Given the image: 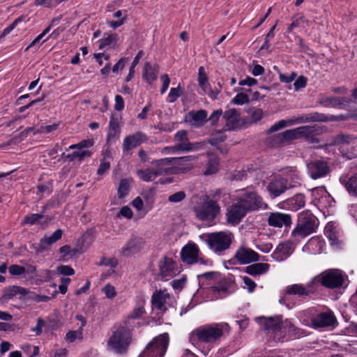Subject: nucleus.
Segmentation results:
<instances>
[{
  "mask_svg": "<svg viewBox=\"0 0 357 357\" xmlns=\"http://www.w3.org/2000/svg\"><path fill=\"white\" fill-rule=\"evenodd\" d=\"M307 172L313 179L326 176L330 173L328 163L323 160H315L307 164Z\"/></svg>",
  "mask_w": 357,
  "mask_h": 357,
  "instance_id": "nucleus-11",
  "label": "nucleus"
},
{
  "mask_svg": "<svg viewBox=\"0 0 357 357\" xmlns=\"http://www.w3.org/2000/svg\"><path fill=\"white\" fill-rule=\"evenodd\" d=\"M287 180L283 178L280 174L274 176L268 183L266 189L273 198L279 197L283 194L288 188Z\"/></svg>",
  "mask_w": 357,
  "mask_h": 357,
  "instance_id": "nucleus-17",
  "label": "nucleus"
},
{
  "mask_svg": "<svg viewBox=\"0 0 357 357\" xmlns=\"http://www.w3.org/2000/svg\"><path fill=\"white\" fill-rule=\"evenodd\" d=\"M267 223L269 226L276 228L290 227L292 218L290 214L282 212H271L268 214Z\"/></svg>",
  "mask_w": 357,
  "mask_h": 357,
  "instance_id": "nucleus-16",
  "label": "nucleus"
},
{
  "mask_svg": "<svg viewBox=\"0 0 357 357\" xmlns=\"http://www.w3.org/2000/svg\"><path fill=\"white\" fill-rule=\"evenodd\" d=\"M44 215L43 213L38 214V213H32L27 215L24 217L23 220L21 222V225H33L36 223H37L39 220H40L42 218H43Z\"/></svg>",
  "mask_w": 357,
  "mask_h": 357,
  "instance_id": "nucleus-47",
  "label": "nucleus"
},
{
  "mask_svg": "<svg viewBox=\"0 0 357 357\" xmlns=\"http://www.w3.org/2000/svg\"><path fill=\"white\" fill-rule=\"evenodd\" d=\"M145 241L142 237L130 238L120 250V255L124 257H131L139 252L144 246Z\"/></svg>",
  "mask_w": 357,
  "mask_h": 357,
  "instance_id": "nucleus-14",
  "label": "nucleus"
},
{
  "mask_svg": "<svg viewBox=\"0 0 357 357\" xmlns=\"http://www.w3.org/2000/svg\"><path fill=\"white\" fill-rule=\"evenodd\" d=\"M294 135L293 129L287 130L283 132L269 137L267 139V143L273 147L282 146L294 140Z\"/></svg>",
  "mask_w": 357,
  "mask_h": 357,
  "instance_id": "nucleus-24",
  "label": "nucleus"
},
{
  "mask_svg": "<svg viewBox=\"0 0 357 357\" xmlns=\"http://www.w3.org/2000/svg\"><path fill=\"white\" fill-rule=\"evenodd\" d=\"M174 145L172 146H167L165 150L169 152H184L185 150L189 139L188 137V132L185 130H178L174 137Z\"/></svg>",
  "mask_w": 357,
  "mask_h": 357,
  "instance_id": "nucleus-20",
  "label": "nucleus"
},
{
  "mask_svg": "<svg viewBox=\"0 0 357 357\" xmlns=\"http://www.w3.org/2000/svg\"><path fill=\"white\" fill-rule=\"evenodd\" d=\"M187 118L189 121H193V125L196 127L202 126L207 118V112L204 109H200L197 112L191 111L188 114Z\"/></svg>",
  "mask_w": 357,
  "mask_h": 357,
  "instance_id": "nucleus-34",
  "label": "nucleus"
},
{
  "mask_svg": "<svg viewBox=\"0 0 357 357\" xmlns=\"http://www.w3.org/2000/svg\"><path fill=\"white\" fill-rule=\"evenodd\" d=\"M236 201L248 211H255L260 208H267V204L255 191L242 190Z\"/></svg>",
  "mask_w": 357,
  "mask_h": 357,
  "instance_id": "nucleus-7",
  "label": "nucleus"
},
{
  "mask_svg": "<svg viewBox=\"0 0 357 357\" xmlns=\"http://www.w3.org/2000/svg\"><path fill=\"white\" fill-rule=\"evenodd\" d=\"M75 149V152L79 161L83 160L85 158L89 157L91 155V152L89 150L81 149L80 148H77Z\"/></svg>",
  "mask_w": 357,
  "mask_h": 357,
  "instance_id": "nucleus-63",
  "label": "nucleus"
},
{
  "mask_svg": "<svg viewBox=\"0 0 357 357\" xmlns=\"http://www.w3.org/2000/svg\"><path fill=\"white\" fill-rule=\"evenodd\" d=\"M199 253L198 246L194 243H188L181 251V258L187 264L196 263L197 255Z\"/></svg>",
  "mask_w": 357,
  "mask_h": 357,
  "instance_id": "nucleus-25",
  "label": "nucleus"
},
{
  "mask_svg": "<svg viewBox=\"0 0 357 357\" xmlns=\"http://www.w3.org/2000/svg\"><path fill=\"white\" fill-rule=\"evenodd\" d=\"M137 174L142 181L146 182L152 181L158 176L153 167L146 169H139Z\"/></svg>",
  "mask_w": 357,
  "mask_h": 357,
  "instance_id": "nucleus-41",
  "label": "nucleus"
},
{
  "mask_svg": "<svg viewBox=\"0 0 357 357\" xmlns=\"http://www.w3.org/2000/svg\"><path fill=\"white\" fill-rule=\"evenodd\" d=\"M169 344V335L163 333L154 338L143 351L144 357H163Z\"/></svg>",
  "mask_w": 357,
  "mask_h": 357,
  "instance_id": "nucleus-8",
  "label": "nucleus"
},
{
  "mask_svg": "<svg viewBox=\"0 0 357 357\" xmlns=\"http://www.w3.org/2000/svg\"><path fill=\"white\" fill-rule=\"evenodd\" d=\"M284 292L287 295H294L302 298H305L307 296L313 294L314 290L312 284H307L306 286L302 284H294L287 286Z\"/></svg>",
  "mask_w": 357,
  "mask_h": 357,
  "instance_id": "nucleus-26",
  "label": "nucleus"
},
{
  "mask_svg": "<svg viewBox=\"0 0 357 357\" xmlns=\"http://www.w3.org/2000/svg\"><path fill=\"white\" fill-rule=\"evenodd\" d=\"M239 264H248L259 260V254L252 249L241 245L236 251L234 257Z\"/></svg>",
  "mask_w": 357,
  "mask_h": 357,
  "instance_id": "nucleus-12",
  "label": "nucleus"
},
{
  "mask_svg": "<svg viewBox=\"0 0 357 357\" xmlns=\"http://www.w3.org/2000/svg\"><path fill=\"white\" fill-rule=\"evenodd\" d=\"M340 181L351 195L357 197V174L350 177H341Z\"/></svg>",
  "mask_w": 357,
  "mask_h": 357,
  "instance_id": "nucleus-35",
  "label": "nucleus"
},
{
  "mask_svg": "<svg viewBox=\"0 0 357 357\" xmlns=\"http://www.w3.org/2000/svg\"><path fill=\"white\" fill-rule=\"evenodd\" d=\"M57 272L63 275H73L75 274L74 269L66 265H61L57 267Z\"/></svg>",
  "mask_w": 357,
  "mask_h": 357,
  "instance_id": "nucleus-59",
  "label": "nucleus"
},
{
  "mask_svg": "<svg viewBox=\"0 0 357 357\" xmlns=\"http://www.w3.org/2000/svg\"><path fill=\"white\" fill-rule=\"evenodd\" d=\"M335 321L336 318L331 312H321L311 319L314 328L331 326Z\"/></svg>",
  "mask_w": 357,
  "mask_h": 357,
  "instance_id": "nucleus-21",
  "label": "nucleus"
},
{
  "mask_svg": "<svg viewBox=\"0 0 357 357\" xmlns=\"http://www.w3.org/2000/svg\"><path fill=\"white\" fill-rule=\"evenodd\" d=\"M143 54H144L143 51L140 50L135 56V57L131 64V66L130 67L129 73L127 75V77H126V82H128L132 79L133 75L135 73V68L138 64L139 61L142 58Z\"/></svg>",
  "mask_w": 357,
  "mask_h": 357,
  "instance_id": "nucleus-48",
  "label": "nucleus"
},
{
  "mask_svg": "<svg viewBox=\"0 0 357 357\" xmlns=\"http://www.w3.org/2000/svg\"><path fill=\"white\" fill-rule=\"evenodd\" d=\"M343 100L339 97H326L320 99L319 103L324 107H336L343 103Z\"/></svg>",
  "mask_w": 357,
  "mask_h": 357,
  "instance_id": "nucleus-44",
  "label": "nucleus"
},
{
  "mask_svg": "<svg viewBox=\"0 0 357 357\" xmlns=\"http://www.w3.org/2000/svg\"><path fill=\"white\" fill-rule=\"evenodd\" d=\"M157 70L149 63H146L144 68L143 78L149 84H151L157 79Z\"/></svg>",
  "mask_w": 357,
  "mask_h": 357,
  "instance_id": "nucleus-42",
  "label": "nucleus"
},
{
  "mask_svg": "<svg viewBox=\"0 0 357 357\" xmlns=\"http://www.w3.org/2000/svg\"><path fill=\"white\" fill-rule=\"evenodd\" d=\"M289 125V120H280L278 122L275 123L273 126H271L268 130V133H272L276 132L280 129H282Z\"/></svg>",
  "mask_w": 357,
  "mask_h": 357,
  "instance_id": "nucleus-52",
  "label": "nucleus"
},
{
  "mask_svg": "<svg viewBox=\"0 0 357 357\" xmlns=\"http://www.w3.org/2000/svg\"><path fill=\"white\" fill-rule=\"evenodd\" d=\"M33 130V127H30V128H26V130H24V131L21 132L19 135V136L17 137H15L13 139H11L8 142V145H10V144H15L20 141H21L23 138L26 137L27 136V135Z\"/></svg>",
  "mask_w": 357,
  "mask_h": 357,
  "instance_id": "nucleus-56",
  "label": "nucleus"
},
{
  "mask_svg": "<svg viewBox=\"0 0 357 357\" xmlns=\"http://www.w3.org/2000/svg\"><path fill=\"white\" fill-rule=\"evenodd\" d=\"M93 144V140L85 139V140L81 141L78 144H73V145L70 146L69 149H77V148H80L81 149H87V148H89V147L92 146Z\"/></svg>",
  "mask_w": 357,
  "mask_h": 357,
  "instance_id": "nucleus-58",
  "label": "nucleus"
},
{
  "mask_svg": "<svg viewBox=\"0 0 357 357\" xmlns=\"http://www.w3.org/2000/svg\"><path fill=\"white\" fill-rule=\"evenodd\" d=\"M322 129L317 126H305L293 129L294 139L304 138L307 141L314 142H317L314 136L321 133Z\"/></svg>",
  "mask_w": 357,
  "mask_h": 357,
  "instance_id": "nucleus-13",
  "label": "nucleus"
},
{
  "mask_svg": "<svg viewBox=\"0 0 357 357\" xmlns=\"http://www.w3.org/2000/svg\"><path fill=\"white\" fill-rule=\"evenodd\" d=\"M160 275L162 278H172L175 275V262L167 256L163 257L158 261Z\"/></svg>",
  "mask_w": 357,
  "mask_h": 357,
  "instance_id": "nucleus-28",
  "label": "nucleus"
},
{
  "mask_svg": "<svg viewBox=\"0 0 357 357\" xmlns=\"http://www.w3.org/2000/svg\"><path fill=\"white\" fill-rule=\"evenodd\" d=\"M205 238L208 248L220 254L229 248L234 236L230 232L219 231L206 234Z\"/></svg>",
  "mask_w": 357,
  "mask_h": 357,
  "instance_id": "nucleus-5",
  "label": "nucleus"
},
{
  "mask_svg": "<svg viewBox=\"0 0 357 357\" xmlns=\"http://www.w3.org/2000/svg\"><path fill=\"white\" fill-rule=\"evenodd\" d=\"M255 321L268 334L273 335L275 342L282 341L285 337L287 331L298 336L303 333L302 330L296 328L288 319L282 320L281 315L269 317H259L255 319Z\"/></svg>",
  "mask_w": 357,
  "mask_h": 357,
  "instance_id": "nucleus-1",
  "label": "nucleus"
},
{
  "mask_svg": "<svg viewBox=\"0 0 357 357\" xmlns=\"http://www.w3.org/2000/svg\"><path fill=\"white\" fill-rule=\"evenodd\" d=\"M186 145L187 147L184 152L195 151L204 149L205 143L203 142H190L189 141V142Z\"/></svg>",
  "mask_w": 357,
  "mask_h": 357,
  "instance_id": "nucleus-54",
  "label": "nucleus"
},
{
  "mask_svg": "<svg viewBox=\"0 0 357 357\" xmlns=\"http://www.w3.org/2000/svg\"><path fill=\"white\" fill-rule=\"evenodd\" d=\"M171 158L173 174H185L194 168V163L198 159V156L186 155Z\"/></svg>",
  "mask_w": 357,
  "mask_h": 357,
  "instance_id": "nucleus-10",
  "label": "nucleus"
},
{
  "mask_svg": "<svg viewBox=\"0 0 357 357\" xmlns=\"http://www.w3.org/2000/svg\"><path fill=\"white\" fill-rule=\"evenodd\" d=\"M182 94V91L178 86L176 88H172L170 89L169 93V102H175Z\"/></svg>",
  "mask_w": 357,
  "mask_h": 357,
  "instance_id": "nucleus-55",
  "label": "nucleus"
},
{
  "mask_svg": "<svg viewBox=\"0 0 357 357\" xmlns=\"http://www.w3.org/2000/svg\"><path fill=\"white\" fill-rule=\"evenodd\" d=\"M9 273L12 275H21L26 273V268L20 265L13 264L9 267Z\"/></svg>",
  "mask_w": 357,
  "mask_h": 357,
  "instance_id": "nucleus-57",
  "label": "nucleus"
},
{
  "mask_svg": "<svg viewBox=\"0 0 357 357\" xmlns=\"http://www.w3.org/2000/svg\"><path fill=\"white\" fill-rule=\"evenodd\" d=\"M321 284L327 288L335 289L341 287L344 282V276L339 269H330L322 273L319 278Z\"/></svg>",
  "mask_w": 357,
  "mask_h": 357,
  "instance_id": "nucleus-9",
  "label": "nucleus"
},
{
  "mask_svg": "<svg viewBox=\"0 0 357 357\" xmlns=\"http://www.w3.org/2000/svg\"><path fill=\"white\" fill-rule=\"evenodd\" d=\"M248 212L236 201L228 208L226 213L227 221L233 225H238Z\"/></svg>",
  "mask_w": 357,
  "mask_h": 357,
  "instance_id": "nucleus-18",
  "label": "nucleus"
},
{
  "mask_svg": "<svg viewBox=\"0 0 357 357\" xmlns=\"http://www.w3.org/2000/svg\"><path fill=\"white\" fill-rule=\"evenodd\" d=\"M242 280L248 291L252 292L257 287L256 283L248 276H243Z\"/></svg>",
  "mask_w": 357,
  "mask_h": 357,
  "instance_id": "nucleus-61",
  "label": "nucleus"
},
{
  "mask_svg": "<svg viewBox=\"0 0 357 357\" xmlns=\"http://www.w3.org/2000/svg\"><path fill=\"white\" fill-rule=\"evenodd\" d=\"M117 41L116 34H109L99 40V49H104L107 47H113Z\"/></svg>",
  "mask_w": 357,
  "mask_h": 357,
  "instance_id": "nucleus-45",
  "label": "nucleus"
},
{
  "mask_svg": "<svg viewBox=\"0 0 357 357\" xmlns=\"http://www.w3.org/2000/svg\"><path fill=\"white\" fill-rule=\"evenodd\" d=\"M354 137L350 135L339 134L333 138L332 144L335 146L344 145L350 144L354 139Z\"/></svg>",
  "mask_w": 357,
  "mask_h": 357,
  "instance_id": "nucleus-46",
  "label": "nucleus"
},
{
  "mask_svg": "<svg viewBox=\"0 0 357 357\" xmlns=\"http://www.w3.org/2000/svg\"><path fill=\"white\" fill-rule=\"evenodd\" d=\"M309 21L306 20L303 15L298 14L293 17L292 22L289 24L287 28V32L291 33L295 28H303L305 27V24L308 25Z\"/></svg>",
  "mask_w": 357,
  "mask_h": 357,
  "instance_id": "nucleus-39",
  "label": "nucleus"
},
{
  "mask_svg": "<svg viewBox=\"0 0 357 357\" xmlns=\"http://www.w3.org/2000/svg\"><path fill=\"white\" fill-rule=\"evenodd\" d=\"M229 328L228 324L220 323L199 326L192 331L190 341L195 344L197 342L212 344L217 342L223 335L224 330Z\"/></svg>",
  "mask_w": 357,
  "mask_h": 357,
  "instance_id": "nucleus-2",
  "label": "nucleus"
},
{
  "mask_svg": "<svg viewBox=\"0 0 357 357\" xmlns=\"http://www.w3.org/2000/svg\"><path fill=\"white\" fill-rule=\"evenodd\" d=\"M223 118L225 119L227 126L231 125V128H234L238 123L240 112L237 109H229L224 112Z\"/></svg>",
  "mask_w": 357,
  "mask_h": 357,
  "instance_id": "nucleus-36",
  "label": "nucleus"
},
{
  "mask_svg": "<svg viewBox=\"0 0 357 357\" xmlns=\"http://www.w3.org/2000/svg\"><path fill=\"white\" fill-rule=\"evenodd\" d=\"M185 198V193L183 191H178L170 195L168 197V201L172 203L181 202Z\"/></svg>",
  "mask_w": 357,
  "mask_h": 357,
  "instance_id": "nucleus-60",
  "label": "nucleus"
},
{
  "mask_svg": "<svg viewBox=\"0 0 357 357\" xmlns=\"http://www.w3.org/2000/svg\"><path fill=\"white\" fill-rule=\"evenodd\" d=\"M170 298L166 290H159L153 293L151 298L153 310L158 311L159 314H163L167 310V299Z\"/></svg>",
  "mask_w": 357,
  "mask_h": 357,
  "instance_id": "nucleus-19",
  "label": "nucleus"
},
{
  "mask_svg": "<svg viewBox=\"0 0 357 357\" xmlns=\"http://www.w3.org/2000/svg\"><path fill=\"white\" fill-rule=\"evenodd\" d=\"M131 341L130 330L124 326H119L113 331L107 344L116 353L123 354L126 352Z\"/></svg>",
  "mask_w": 357,
  "mask_h": 357,
  "instance_id": "nucleus-6",
  "label": "nucleus"
},
{
  "mask_svg": "<svg viewBox=\"0 0 357 357\" xmlns=\"http://www.w3.org/2000/svg\"><path fill=\"white\" fill-rule=\"evenodd\" d=\"M120 134V128L119 120L114 115L110 117L109 123V130L107 133V139L111 140L117 137Z\"/></svg>",
  "mask_w": 357,
  "mask_h": 357,
  "instance_id": "nucleus-37",
  "label": "nucleus"
},
{
  "mask_svg": "<svg viewBox=\"0 0 357 357\" xmlns=\"http://www.w3.org/2000/svg\"><path fill=\"white\" fill-rule=\"evenodd\" d=\"M293 252L294 248L291 243L285 242L280 243L273 253V257L277 261H283L289 257Z\"/></svg>",
  "mask_w": 357,
  "mask_h": 357,
  "instance_id": "nucleus-31",
  "label": "nucleus"
},
{
  "mask_svg": "<svg viewBox=\"0 0 357 357\" xmlns=\"http://www.w3.org/2000/svg\"><path fill=\"white\" fill-rule=\"evenodd\" d=\"M146 139L145 135L140 132H137L132 135L125 137L123 144V151H128L139 146Z\"/></svg>",
  "mask_w": 357,
  "mask_h": 357,
  "instance_id": "nucleus-30",
  "label": "nucleus"
},
{
  "mask_svg": "<svg viewBox=\"0 0 357 357\" xmlns=\"http://www.w3.org/2000/svg\"><path fill=\"white\" fill-rule=\"evenodd\" d=\"M280 175L287 180L288 188H294L301 185V176L295 167H287L284 168Z\"/></svg>",
  "mask_w": 357,
  "mask_h": 357,
  "instance_id": "nucleus-22",
  "label": "nucleus"
},
{
  "mask_svg": "<svg viewBox=\"0 0 357 357\" xmlns=\"http://www.w3.org/2000/svg\"><path fill=\"white\" fill-rule=\"evenodd\" d=\"M82 329L79 328L76 331H69L66 335V340L69 342H73L75 340L82 339Z\"/></svg>",
  "mask_w": 357,
  "mask_h": 357,
  "instance_id": "nucleus-50",
  "label": "nucleus"
},
{
  "mask_svg": "<svg viewBox=\"0 0 357 357\" xmlns=\"http://www.w3.org/2000/svg\"><path fill=\"white\" fill-rule=\"evenodd\" d=\"M305 197L302 194H297L287 201V204L292 211H298L305 206Z\"/></svg>",
  "mask_w": 357,
  "mask_h": 357,
  "instance_id": "nucleus-38",
  "label": "nucleus"
},
{
  "mask_svg": "<svg viewBox=\"0 0 357 357\" xmlns=\"http://www.w3.org/2000/svg\"><path fill=\"white\" fill-rule=\"evenodd\" d=\"M151 165L158 176L173 174L171 158H165L153 160L151 162Z\"/></svg>",
  "mask_w": 357,
  "mask_h": 357,
  "instance_id": "nucleus-27",
  "label": "nucleus"
},
{
  "mask_svg": "<svg viewBox=\"0 0 357 357\" xmlns=\"http://www.w3.org/2000/svg\"><path fill=\"white\" fill-rule=\"evenodd\" d=\"M63 231L61 229H57L52 235H45L40 241L38 245L36 247L35 251L37 254H40L47 250L48 247L54 244L59 239L61 238Z\"/></svg>",
  "mask_w": 357,
  "mask_h": 357,
  "instance_id": "nucleus-23",
  "label": "nucleus"
},
{
  "mask_svg": "<svg viewBox=\"0 0 357 357\" xmlns=\"http://www.w3.org/2000/svg\"><path fill=\"white\" fill-rule=\"evenodd\" d=\"M24 17L23 16H20L19 17H17V19H15L13 22L10 25L8 26V27H6L2 32V33L1 34L0 37L1 38H3L4 36H6L7 34H8L10 32H11L15 27L16 26L21 22L24 21Z\"/></svg>",
  "mask_w": 357,
  "mask_h": 357,
  "instance_id": "nucleus-53",
  "label": "nucleus"
},
{
  "mask_svg": "<svg viewBox=\"0 0 357 357\" xmlns=\"http://www.w3.org/2000/svg\"><path fill=\"white\" fill-rule=\"evenodd\" d=\"M103 291L108 298H113L116 294L114 287L109 284L104 287Z\"/></svg>",
  "mask_w": 357,
  "mask_h": 357,
  "instance_id": "nucleus-64",
  "label": "nucleus"
},
{
  "mask_svg": "<svg viewBox=\"0 0 357 357\" xmlns=\"http://www.w3.org/2000/svg\"><path fill=\"white\" fill-rule=\"evenodd\" d=\"M130 188V180L128 178L121 179L118 188V197L120 199L126 197Z\"/></svg>",
  "mask_w": 357,
  "mask_h": 357,
  "instance_id": "nucleus-43",
  "label": "nucleus"
},
{
  "mask_svg": "<svg viewBox=\"0 0 357 357\" xmlns=\"http://www.w3.org/2000/svg\"><path fill=\"white\" fill-rule=\"evenodd\" d=\"M219 160L215 155H211L206 163L204 175L209 176L215 174L218 171Z\"/></svg>",
  "mask_w": 357,
  "mask_h": 357,
  "instance_id": "nucleus-40",
  "label": "nucleus"
},
{
  "mask_svg": "<svg viewBox=\"0 0 357 357\" xmlns=\"http://www.w3.org/2000/svg\"><path fill=\"white\" fill-rule=\"evenodd\" d=\"M250 101L249 97L244 93H238L236 96L232 99L231 102L234 105H241L245 103H248Z\"/></svg>",
  "mask_w": 357,
  "mask_h": 357,
  "instance_id": "nucleus-51",
  "label": "nucleus"
},
{
  "mask_svg": "<svg viewBox=\"0 0 357 357\" xmlns=\"http://www.w3.org/2000/svg\"><path fill=\"white\" fill-rule=\"evenodd\" d=\"M269 264L266 263H255L245 268V273L257 276L266 273L269 269Z\"/></svg>",
  "mask_w": 357,
  "mask_h": 357,
  "instance_id": "nucleus-33",
  "label": "nucleus"
},
{
  "mask_svg": "<svg viewBox=\"0 0 357 357\" xmlns=\"http://www.w3.org/2000/svg\"><path fill=\"white\" fill-rule=\"evenodd\" d=\"M335 118L333 116H328L324 114L313 112L307 114H302L296 118L289 119V125L292 126L296 123H304L308 122H327L334 121Z\"/></svg>",
  "mask_w": 357,
  "mask_h": 357,
  "instance_id": "nucleus-15",
  "label": "nucleus"
},
{
  "mask_svg": "<svg viewBox=\"0 0 357 357\" xmlns=\"http://www.w3.org/2000/svg\"><path fill=\"white\" fill-rule=\"evenodd\" d=\"M318 226L317 218L311 213L304 212L300 214L296 227L291 232V236L296 241L305 238L316 231Z\"/></svg>",
  "mask_w": 357,
  "mask_h": 357,
  "instance_id": "nucleus-4",
  "label": "nucleus"
},
{
  "mask_svg": "<svg viewBox=\"0 0 357 357\" xmlns=\"http://www.w3.org/2000/svg\"><path fill=\"white\" fill-rule=\"evenodd\" d=\"M232 284L225 278L220 280L218 283L211 287L216 298H222L231 293L230 290Z\"/></svg>",
  "mask_w": 357,
  "mask_h": 357,
  "instance_id": "nucleus-29",
  "label": "nucleus"
},
{
  "mask_svg": "<svg viewBox=\"0 0 357 357\" xmlns=\"http://www.w3.org/2000/svg\"><path fill=\"white\" fill-rule=\"evenodd\" d=\"M222 192L220 189H218L212 195V199L208 196L204 199L199 205L194 208V212L197 219L202 221L213 222L220 214L221 207L215 199Z\"/></svg>",
  "mask_w": 357,
  "mask_h": 357,
  "instance_id": "nucleus-3",
  "label": "nucleus"
},
{
  "mask_svg": "<svg viewBox=\"0 0 357 357\" xmlns=\"http://www.w3.org/2000/svg\"><path fill=\"white\" fill-rule=\"evenodd\" d=\"M247 112L249 114L252 123L260 121L264 116V112L260 108H251Z\"/></svg>",
  "mask_w": 357,
  "mask_h": 357,
  "instance_id": "nucleus-49",
  "label": "nucleus"
},
{
  "mask_svg": "<svg viewBox=\"0 0 357 357\" xmlns=\"http://www.w3.org/2000/svg\"><path fill=\"white\" fill-rule=\"evenodd\" d=\"M218 136L213 135L209 139L208 142L211 145H217L218 144L222 142L225 140L226 136L221 132L218 133Z\"/></svg>",
  "mask_w": 357,
  "mask_h": 357,
  "instance_id": "nucleus-62",
  "label": "nucleus"
},
{
  "mask_svg": "<svg viewBox=\"0 0 357 357\" xmlns=\"http://www.w3.org/2000/svg\"><path fill=\"white\" fill-rule=\"evenodd\" d=\"M28 294V290L20 286H12L5 289L3 294L1 297V301L6 303L13 298L17 294L25 296Z\"/></svg>",
  "mask_w": 357,
  "mask_h": 357,
  "instance_id": "nucleus-32",
  "label": "nucleus"
}]
</instances>
